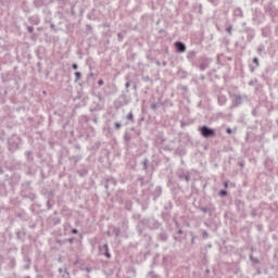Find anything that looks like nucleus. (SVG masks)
Wrapping results in <instances>:
<instances>
[{
  "instance_id": "6ab92c4d",
  "label": "nucleus",
  "mask_w": 278,
  "mask_h": 278,
  "mask_svg": "<svg viewBox=\"0 0 278 278\" xmlns=\"http://www.w3.org/2000/svg\"><path fill=\"white\" fill-rule=\"evenodd\" d=\"M121 127H123V125L119 122H116L114 124V129H116L118 131V129H121Z\"/></svg>"
},
{
  "instance_id": "c756f323",
  "label": "nucleus",
  "mask_w": 278,
  "mask_h": 278,
  "mask_svg": "<svg viewBox=\"0 0 278 278\" xmlns=\"http://www.w3.org/2000/svg\"><path fill=\"white\" fill-rule=\"evenodd\" d=\"M72 233L77 235V233H79V230H77V228H73Z\"/></svg>"
},
{
  "instance_id": "de8ad7c7",
  "label": "nucleus",
  "mask_w": 278,
  "mask_h": 278,
  "mask_svg": "<svg viewBox=\"0 0 278 278\" xmlns=\"http://www.w3.org/2000/svg\"><path fill=\"white\" fill-rule=\"evenodd\" d=\"M252 216H255V212H252Z\"/></svg>"
},
{
  "instance_id": "7ed1b4c3",
  "label": "nucleus",
  "mask_w": 278,
  "mask_h": 278,
  "mask_svg": "<svg viewBox=\"0 0 278 278\" xmlns=\"http://www.w3.org/2000/svg\"><path fill=\"white\" fill-rule=\"evenodd\" d=\"M175 47H176L177 53H186V43L181 41H176Z\"/></svg>"
},
{
  "instance_id": "b1692460",
  "label": "nucleus",
  "mask_w": 278,
  "mask_h": 278,
  "mask_svg": "<svg viewBox=\"0 0 278 278\" xmlns=\"http://www.w3.org/2000/svg\"><path fill=\"white\" fill-rule=\"evenodd\" d=\"M78 174L80 177H84V175H88V172L86 169L79 170Z\"/></svg>"
},
{
  "instance_id": "e433bc0d",
  "label": "nucleus",
  "mask_w": 278,
  "mask_h": 278,
  "mask_svg": "<svg viewBox=\"0 0 278 278\" xmlns=\"http://www.w3.org/2000/svg\"><path fill=\"white\" fill-rule=\"evenodd\" d=\"M38 23H40V20L36 18L35 24L38 25Z\"/></svg>"
},
{
  "instance_id": "2f4dec72",
  "label": "nucleus",
  "mask_w": 278,
  "mask_h": 278,
  "mask_svg": "<svg viewBox=\"0 0 278 278\" xmlns=\"http://www.w3.org/2000/svg\"><path fill=\"white\" fill-rule=\"evenodd\" d=\"M103 84H104L103 79H100V80L98 81V85H99V86H103Z\"/></svg>"
},
{
  "instance_id": "f8f14e48",
  "label": "nucleus",
  "mask_w": 278,
  "mask_h": 278,
  "mask_svg": "<svg viewBox=\"0 0 278 278\" xmlns=\"http://www.w3.org/2000/svg\"><path fill=\"white\" fill-rule=\"evenodd\" d=\"M127 121H130V123H136V121L134 119V112H129L126 116Z\"/></svg>"
},
{
  "instance_id": "c03bdc74",
  "label": "nucleus",
  "mask_w": 278,
  "mask_h": 278,
  "mask_svg": "<svg viewBox=\"0 0 278 278\" xmlns=\"http://www.w3.org/2000/svg\"><path fill=\"white\" fill-rule=\"evenodd\" d=\"M17 238H21V232H17Z\"/></svg>"
},
{
  "instance_id": "4468645a",
  "label": "nucleus",
  "mask_w": 278,
  "mask_h": 278,
  "mask_svg": "<svg viewBox=\"0 0 278 278\" xmlns=\"http://www.w3.org/2000/svg\"><path fill=\"white\" fill-rule=\"evenodd\" d=\"M253 64H255V68H257L260 66V59H257V56H255L253 60H252Z\"/></svg>"
},
{
  "instance_id": "58836bf2",
  "label": "nucleus",
  "mask_w": 278,
  "mask_h": 278,
  "mask_svg": "<svg viewBox=\"0 0 278 278\" xmlns=\"http://www.w3.org/2000/svg\"><path fill=\"white\" fill-rule=\"evenodd\" d=\"M218 101H219V104H220V105L224 104V102H223V100H220V98L218 99Z\"/></svg>"
},
{
  "instance_id": "ddd939ff",
  "label": "nucleus",
  "mask_w": 278,
  "mask_h": 278,
  "mask_svg": "<svg viewBox=\"0 0 278 278\" xmlns=\"http://www.w3.org/2000/svg\"><path fill=\"white\" fill-rule=\"evenodd\" d=\"M141 164L143 165V169L147 170L148 165H149V159H144Z\"/></svg>"
},
{
  "instance_id": "f257e3e1",
  "label": "nucleus",
  "mask_w": 278,
  "mask_h": 278,
  "mask_svg": "<svg viewBox=\"0 0 278 278\" xmlns=\"http://www.w3.org/2000/svg\"><path fill=\"white\" fill-rule=\"evenodd\" d=\"M200 134L202 138H214L216 136V130L204 125L200 127Z\"/></svg>"
},
{
  "instance_id": "39448f33",
  "label": "nucleus",
  "mask_w": 278,
  "mask_h": 278,
  "mask_svg": "<svg viewBox=\"0 0 278 278\" xmlns=\"http://www.w3.org/2000/svg\"><path fill=\"white\" fill-rule=\"evenodd\" d=\"M23 261L25 263L23 266L24 270H29L31 268V258L28 255H24Z\"/></svg>"
},
{
  "instance_id": "f03ea898",
  "label": "nucleus",
  "mask_w": 278,
  "mask_h": 278,
  "mask_svg": "<svg viewBox=\"0 0 278 278\" xmlns=\"http://www.w3.org/2000/svg\"><path fill=\"white\" fill-rule=\"evenodd\" d=\"M100 253H102V255H105V257L108 260H110V257H112V254H110V248H109L108 243H105L103 247H100Z\"/></svg>"
},
{
  "instance_id": "6e6552de",
  "label": "nucleus",
  "mask_w": 278,
  "mask_h": 278,
  "mask_svg": "<svg viewBox=\"0 0 278 278\" xmlns=\"http://www.w3.org/2000/svg\"><path fill=\"white\" fill-rule=\"evenodd\" d=\"M159 239L162 240V242H166V240H168V235H166V232H160Z\"/></svg>"
},
{
  "instance_id": "37998d69",
  "label": "nucleus",
  "mask_w": 278,
  "mask_h": 278,
  "mask_svg": "<svg viewBox=\"0 0 278 278\" xmlns=\"http://www.w3.org/2000/svg\"><path fill=\"white\" fill-rule=\"evenodd\" d=\"M257 275H262V271L260 269L257 270Z\"/></svg>"
},
{
  "instance_id": "cd10ccee",
  "label": "nucleus",
  "mask_w": 278,
  "mask_h": 278,
  "mask_svg": "<svg viewBox=\"0 0 278 278\" xmlns=\"http://www.w3.org/2000/svg\"><path fill=\"white\" fill-rule=\"evenodd\" d=\"M72 68H73V71H77V68H79V66L76 63H73Z\"/></svg>"
},
{
  "instance_id": "a19ab883",
  "label": "nucleus",
  "mask_w": 278,
  "mask_h": 278,
  "mask_svg": "<svg viewBox=\"0 0 278 278\" xmlns=\"http://www.w3.org/2000/svg\"><path fill=\"white\" fill-rule=\"evenodd\" d=\"M93 123H96V124L99 123V121L97 119V117L93 118Z\"/></svg>"
},
{
  "instance_id": "49530a36",
  "label": "nucleus",
  "mask_w": 278,
  "mask_h": 278,
  "mask_svg": "<svg viewBox=\"0 0 278 278\" xmlns=\"http://www.w3.org/2000/svg\"><path fill=\"white\" fill-rule=\"evenodd\" d=\"M98 99L101 101V99H102L101 96H98Z\"/></svg>"
},
{
  "instance_id": "412c9836",
  "label": "nucleus",
  "mask_w": 278,
  "mask_h": 278,
  "mask_svg": "<svg viewBox=\"0 0 278 278\" xmlns=\"http://www.w3.org/2000/svg\"><path fill=\"white\" fill-rule=\"evenodd\" d=\"M157 108H160V104H157V103L151 104V110H153L154 112H155V110H157Z\"/></svg>"
},
{
  "instance_id": "bb28decb",
  "label": "nucleus",
  "mask_w": 278,
  "mask_h": 278,
  "mask_svg": "<svg viewBox=\"0 0 278 278\" xmlns=\"http://www.w3.org/2000/svg\"><path fill=\"white\" fill-rule=\"evenodd\" d=\"M28 34H34V26H27Z\"/></svg>"
},
{
  "instance_id": "79ce46f5",
  "label": "nucleus",
  "mask_w": 278,
  "mask_h": 278,
  "mask_svg": "<svg viewBox=\"0 0 278 278\" xmlns=\"http://www.w3.org/2000/svg\"><path fill=\"white\" fill-rule=\"evenodd\" d=\"M179 236H181V233H184V230H178Z\"/></svg>"
},
{
  "instance_id": "1a4fd4ad",
  "label": "nucleus",
  "mask_w": 278,
  "mask_h": 278,
  "mask_svg": "<svg viewBox=\"0 0 278 278\" xmlns=\"http://www.w3.org/2000/svg\"><path fill=\"white\" fill-rule=\"evenodd\" d=\"M124 140H125V142H130L131 141V132L126 131L124 134Z\"/></svg>"
},
{
  "instance_id": "f704fd0d",
  "label": "nucleus",
  "mask_w": 278,
  "mask_h": 278,
  "mask_svg": "<svg viewBox=\"0 0 278 278\" xmlns=\"http://www.w3.org/2000/svg\"><path fill=\"white\" fill-rule=\"evenodd\" d=\"M47 205H48V208L51 210V202L50 201H48Z\"/></svg>"
},
{
  "instance_id": "a878e982",
  "label": "nucleus",
  "mask_w": 278,
  "mask_h": 278,
  "mask_svg": "<svg viewBox=\"0 0 278 278\" xmlns=\"http://www.w3.org/2000/svg\"><path fill=\"white\" fill-rule=\"evenodd\" d=\"M220 197H225L227 194V190L223 189L218 192Z\"/></svg>"
},
{
  "instance_id": "09e8293b",
  "label": "nucleus",
  "mask_w": 278,
  "mask_h": 278,
  "mask_svg": "<svg viewBox=\"0 0 278 278\" xmlns=\"http://www.w3.org/2000/svg\"><path fill=\"white\" fill-rule=\"evenodd\" d=\"M87 271L90 273V268H87Z\"/></svg>"
},
{
  "instance_id": "a211bd4d",
  "label": "nucleus",
  "mask_w": 278,
  "mask_h": 278,
  "mask_svg": "<svg viewBox=\"0 0 278 278\" xmlns=\"http://www.w3.org/2000/svg\"><path fill=\"white\" fill-rule=\"evenodd\" d=\"M25 155H26L27 160H30V161L34 160V157L31 156V151H26Z\"/></svg>"
},
{
  "instance_id": "c85d7f7f",
  "label": "nucleus",
  "mask_w": 278,
  "mask_h": 278,
  "mask_svg": "<svg viewBox=\"0 0 278 278\" xmlns=\"http://www.w3.org/2000/svg\"><path fill=\"white\" fill-rule=\"evenodd\" d=\"M201 212H203L204 214H207V207H200Z\"/></svg>"
},
{
  "instance_id": "423d86ee",
  "label": "nucleus",
  "mask_w": 278,
  "mask_h": 278,
  "mask_svg": "<svg viewBox=\"0 0 278 278\" xmlns=\"http://www.w3.org/2000/svg\"><path fill=\"white\" fill-rule=\"evenodd\" d=\"M178 178L180 181H186V184H190V174L189 173H180L178 174Z\"/></svg>"
},
{
  "instance_id": "aec40b11",
  "label": "nucleus",
  "mask_w": 278,
  "mask_h": 278,
  "mask_svg": "<svg viewBox=\"0 0 278 278\" xmlns=\"http://www.w3.org/2000/svg\"><path fill=\"white\" fill-rule=\"evenodd\" d=\"M200 71H205L207 70V64L206 63H202L200 66H199Z\"/></svg>"
},
{
  "instance_id": "f3484780",
  "label": "nucleus",
  "mask_w": 278,
  "mask_h": 278,
  "mask_svg": "<svg viewBox=\"0 0 278 278\" xmlns=\"http://www.w3.org/2000/svg\"><path fill=\"white\" fill-rule=\"evenodd\" d=\"M250 261L253 262V264H260V260L253 257V255H250Z\"/></svg>"
},
{
  "instance_id": "c9c22d12",
  "label": "nucleus",
  "mask_w": 278,
  "mask_h": 278,
  "mask_svg": "<svg viewBox=\"0 0 278 278\" xmlns=\"http://www.w3.org/2000/svg\"><path fill=\"white\" fill-rule=\"evenodd\" d=\"M66 242H70L72 244V242H74V239H67Z\"/></svg>"
},
{
  "instance_id": "4be33fe9",
  "label": "nucleus",
  "mask_w": 278,
  "mask_h": 278,
  "mask_svg": "<svg viewBox=\"0 0 278 278\" xmlns=\"http://www.w3.org/2000/svg\"><path fill=\"white\" fill-rule=\"evenodd\" d=\"M118 42H123L124 35L123 33L117 34Z\"/></svg>"
},
{
  "instance_id": "a18cd8bd",
  "label": "nucleus",
  "mask_w": 278,
  "mask_h": 278,
  "mask_svg": "<svg viewBox=\"0 0 278 278\" xmlns=\"http://www.w3.org/2000/svg\"><path fill=\"white\" fill-rule=\"evenodd\" d=\"M17 238H21V232H17Z\"/></svg>"
},
{
  "instance_id": "473e14b6",
  "label": "nucleus",
  "mask_w": 278,
  "mask_h": 278,
  "mask_svg": "<svg viewBox=\"0 0 278 278\" xmlns=\"http://www.w3.org/2000/svg\"><path fill=\"white\" fill-rule=\"evenodd\" d=\"M131 86V83H129V81H127L126 84H125V88H129Z\"/></svg>"
},
{
  "instance_id": "ea45409f",
  "label": "nucleus",
  "mask_w": 278,
  "mask_h": 278,
  "mask_svg": "<svg viewBox=\"0 0 278 278\" xmlns=\"http://www.w3.org/2000/svg\"><path fill=\"white\" fill-rule=\"evenodd\" d=\"M119 232L121 230H115V236H118Z\"/></svg>"
},
{
  "instance_id": "2eb2a0df",
  "label": "nucleus",
  "mask_w": 278,
  "mask_h": 278,
  "mask_svg": "<svg viewBox=\"0 0 278 278\" xmlns=\"http://www.w3.org/2000/svg\"><path fill=\"white\" fill-rule=\"evenodd\" d=\"M226 31H227V34H229V36H232V31H233V26H228L227 28H226Z\"/></svg>"
},
{
  "instance_id": "9b49d317",
  "label": "nucleus",
  "mask_w": 278,
  "mask_h": 278,
  "mask_svg": "<svg viewBox=\"0 0 278 278\" xmlns=\"http://www.w3.org/2000/svg\"><path fill=\"white\" fill-rule=\"evenodd\" d=\"M264 51H266V47L264 45H260L257 48L258 55H262V53H264Z\"/></svg>"
},
{
  "instance_id": "8fccbe9b",
  "label": "nucleus",
  "mask_w": 278,
  "mask_h": 278,
  "mask_svg": "<svg viewBox=\"0 0 278 278\" xmlns=\"http://www.w3.org/2000/svg\"><path fill=\"white\" fill-rule=\"evenodd\" d=\"M51 27L53 28V27H54V25L52 24V25H51Z\"/></svg>"
},
{
  "instance_id": "72a5a7b5",
  "label": "nucleus",
  "mask_w": 278,
  "mask_h": 278,
  "mask_svg": "<svg viewBox=\"0 0 278 278\" xmlns=\"http://www.w3.org/2000/svg\"><path fill=\"white\" fill-rule=\"evenodd\" d=\"M225 188H229V182H224Z\"/></svg>"
},
{
  "instance_id": "dca6fc26",
  "label": "nucleus",
  "mask_w": 278,
  "mask_h": 278,
  "mask_svg": "<svg viewBox=\"0 0 278 278\" xmlns=\"http://www.w3.org/2000/svg\"><path fill=\"white\" fill-rule=\"evenodd\" d=\"M75 81H79L81 79V73L80 72H75Z\"/></svg>"
},
{
  "instance_id": "5701e85b",
  "label": "nucleus",
  "mask_w": 278,
  "mask_h": 278,
  "mask_svg": "<svg viewBox=\"0 0 278 278\" xmlns=\"http://www.w3.org/2000/svg\"><path fill=\"white\" fill-rule=\"evenodd\" d=\"M253 38H255V36L252 35V34H249L248 37H247V40H248L249 42H251V41L253 40Z\"/></svg>"
},
{
  "instance_id": "7c9ffc66",
  "label": "nucleus",
  "mask_w": 278,
  "mask_h": 278,
  "mask_svg": "<svg viewBox=\"0 0 278 278\" xmlns=\"http://www.w3.org/2000/svg\"><path fill=\"white\" fill-rule=\"evenodd\" d=\"M226 134L231 135V134H233V130H231V128H227V129H226Z\"/></svg>"
},
{
  "instance_id": "9d476101",
  "label": "nucleus",
  "mask_w": 278,
  "mask_h": 278,
  "mask_svg": "<svg viewBox=\"0 0 278 278\" xmlns=\"http://www.w3.org/2000/svg\"><path fill=\"white\" fill-rule=\"evenodd\" d=\"M235 16H239L240 18H242V16H244V13L242 12V9H236L235 10Z\"/></svg>"
},
{
  "instance_id": "0eeeda50",
  "label": "nucleus",
  "mask_w": 278,
  "mask_h": 278,
  "mask_svg": "<svg viewBox=\"0 0 278 278\" xmlns=\"http://www.w3.org/2000/svg\"><path fill=\"white\" fill-rule=\"evenodd\" d=\"M197 56V51L195 50H191L187 53V60H189V62H192V59Z\"/></svg>"
},
{
  "instance_id": "4c0bfd02",
  "label": "nucleus",
  "mask_w": 278,
  "mask_h": 278,
  "mask_svg": "<svg viewBox=\"0 0 278 278\" xmlns=\"http://www.w3.org/2000/svg\"><path fill=\"white\" fill-rule=\"evenodd\" d=\"M251 73H255V67H251Z\"/></svg>"
},
{
  "instance_id": "20e7f679",
  "label": "nucleus",
  "mask_w": 278,
  "mask_h": 278,
  "mask_svg": "<svg viewBox=\"0 0 278 278\" xmlns=\"http://www.w3.org/2000/svg\"><path fill=\"white\" fill-rule=\"evenodd\" d=\"M232 98H233V102H232L233 108H238L242 105V96L233 94Z\"/></svg>"
},
{
  "instance_id": "393cba45",
  "label": "nucleus",
  "mask_w": 278,
  "mask_h": 278,
  "mask_svg": "<svg viewBox=\"0 0 278 278\" xmlns=\"http://www.w3.org/2000/svg\"><path fill=\"white\" fill-rule=\"evenodd\" d=\"M202 238L206 240V238H210V233H207V231L204 230L202 233Z\"/></svg>"
}]
</instances>
